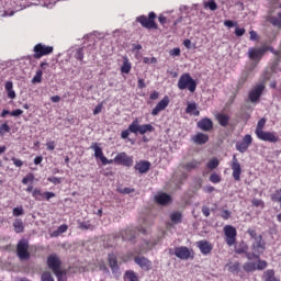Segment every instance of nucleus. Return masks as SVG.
Here are the masks:
<instances>
[{"instance_id": "nucleus-1", "label": "nucleus", "mask_w": 281, "mask_h": 281, "mask_svg": "<svg viewBox=\"0 0 281 281\" xmlns=\"http://www.w3.org/2000/svg\"><path fill=\"white\" fill-rule=\"evenodd\" d=\"M178 89L181 91L189 89L191 93H194L196 91V81L192 79L190 74H183L178 81Z\"/></svg>"}, {"instance_id": "nucleus-2", "label": "nucleus", "mask_w": 281, "mask_h": 281, "mask_svg": "<svg viewBox=\"0 0 281 281\" xmlns=\"http://www.w3.org/2000/svg\"><path fill=\"white\" fill-rule=\"evenodd\" d=\"M16 254L20 260H30V244L27 239H21L16 245Z\"/></svg>"}, {"instance_id": "nucleus-3", "label": "nucleus", "mask_w": 281, "mask_h": 281, "mask_svg": "<svg viewBox=\"0 0 281 281\" xmlns=\"http://www.w3.org/2000/svg\"><path fill=\"white\" fill-rule=\"evenodd\" d=\"M156 16L155 12H150L148 18L146 15H140L137 18V21L143 27H146V30H157V23H155Z\"/></svg>"}, {"instance_id": "nucleus-4", "label": "nucleus", "mask_w": 281, "mask_h": 281, "mask_svg": "<svg viewBox=\"0 0 281 281\" xmlns=\"http://www.w3.org/2000/svg\"><path fill=\"white\" fill-rule=\"evenodd\" d=\"M90 148L94 150L95 159H100L103 166H109L113 164V160H109L108 158L104 157V154L102 153V148L98 145V143H92Z\"/></svg>"}, {"instance_id": "nucleus-5", "label": "nucleus", "mask_w": 281, "mask_h": 281, "mask_svg": "<svg viewBox=\"0 0 281 281\" xmlns=\"http://www.w3.org/2000/svg\"><path fill=\"white\" fill-rule=\"evenodd\" d=\"M54 52V47L52 46H45L43 44H37L34 47V58H43V56H47Z\"/></svg>"}, {"instance_id": "nucleus-6", "label": "nucleus", "mask_w": 281, "mask_h": 281, "mask_svg": "<svg viewBox=\"0 0 281 281\" xmlns=\"http://www.w3.org/2000/svg\"><path fill=\"white\" fill-rule=\"evenodd\" d=\"M224 234L226 236V244L228 247H232L236 243V228L232 225H226L224 227Z\"/></svg>"}, {"instance_id": "nucleus-7", "label": "nucleus", "mask_w": 281, "mask_h": 281, "mask_svg": "<svg viewBox=\"0 0 281 281\" xmlns=\"http://www.w3.org/2000/svg\"><path fill=\"white\" fill-rule=\"evenodd\" d=\"M251 251H256L257 254H260L262 256V254H265L266 249H267V243L265 241V239L261 237H258L256 240L251 241V246H250Z\"/></svg>"}, {"instance_id": "nucleus-8", "label": "nucleus", "mask_w": 281, "mask_h": 281, "mask_svg": "<svg viewBox=\"0 0 281 281\" xmlns=\"http://www.w3.org/2000/svg\"><path fill=\"white\" fill-rule=\"evenodd\" d=\"M112 161L121 166H126V167L133 166V158L126 155V153L124 151L120 153Z\"/></svg>"}, {"instance_id": "nucleus-9", "label": "nucleus", "mask_w": 281, "mask_h": 281, "mask_svg": "<svg viewBox=\"0 0 281 281\" xmlns=\"http://www.w3.org/2000/svg\"><path fill=\"white\" fill-rule=\"evenodd\" d=\"M267 53V48L261 47V48H250L248 50V56L250 58V60H255L256 63H258Z\"/></svg>"}, {"instance_id": "nucleus-10", "label": "nucleus", "mask_w": 281, "mask_h": 281, "mask_svg": "<svg viewBox=\"0 0 281 281\" xmlns=\"http://www.w3.org/2000/svg\"><path fill=\"white\" fill-rule=\"evenodd\" d=\"M134 262H136L143 271H150V269H153V261L148 260L146 257L137 256L134 258Z\"/></svg>"}, {"instance_id": "nucleus-11", "label": "nucleus", "mask_w": 281, "mask_h": 281, "mask_svg": "<svg viewBox=\"0 0 281 281\" xmlns=\"http://www.w3.org/2000/svg\"><path fill=\"white\" fill-rule=\"evenodd\" d=\"M170 104V99L165 97L160 102L156 104V106L151 111V115L157 116L161 111H166V108Z\"/></svg>"}, {"instance_id": "nucleus-12", "label": "nucleus", "mask_w": 281, "mask_h": 281, "mask_svg": "<svg viewBox=\"0 0 281 281\" xmlns=\"http://www.w3.org/2000/svg\"><path fill=\"white\" fill-rule=\"evenodd\" d=\"M265 91V85L260 83L256 88H254L249 93L250 102H258L260 100V95Z\"/></svg>"}, {"instance_id": "nucleus-13", "label": "nucleus", "mask_w": 281, "mask_h": 281, "mask_svg": "<svg viewBox=\"0 0 281 281\" xmlns=\"http://www.w3.org/2000/svg\"><path fill=\"white\" fill-rule=\"evenodd\" d=\"M175 256L180 260H188L191 256L190 248L180 246L175 248Z\"/></svg>"}, {"instance_id": "nucleus-14", "label": "nucleus", "mask_w": 281, "mask_h": 281, "mask_svg": "<svg viewBox=\"0 0 281 281\" xmlns=\"http://www.w3.org/2000/svg\"><path fill=\"white\" fill-rule=\"evenodd\" d=\"M232 170L235 181H240V173L243 172V169L240 168V162H238L236 155L233 156Z\"/></svg>"}, {"instance_id": "nucleus-15", "label": "nucleus", "mask_w": 281, "mask_h": 281, "mask_svg": "<svg viewBox=\"0 0 281 281\" xmlns=\"http://www.w3.org/2000/svg\"><path fill=\"white\" fill-rule=\"evenodd\" d=\"M258 139H261L262 142H270L271 144H276V142H278V137H276V135H273V133L271 132H258L257 134Z\"/></svg>"}, {"instance_id": "nucleus-16", "label": "nucleus", "mask_w": 281, "mask_h": 281, "mask_svg": "<svg viewBox=\"0 0 281 281\" xmlns=\"http://www.w3.org/2000/svg\"><path fill=\"white\" fill-rule=\"evenodd\" d=\"M47 265L49 269H52V271L54 272L60 269V265H63V262H60V258H58L56 255H50L47 258Z\"/></svg>"}, {"instance_id": "nucleus-17", "label": "nucleus", "mask_w": 281, "mask_h": 281, "mask_svg": "<svg viewBox=\"0 0 281 281\" xmlns=\"http://www.w3.org/2000/svg\"><path fill=\"white\" fill-rule=\"evenodd\" d=\"M198 247L201 254H203L204 256H207V254H212L213 246L207 240L198 241Z\"/></svg>"}, {"instance_id": "nucleus-18", "label": "nucleus", "mask_w": 281, "mask_h": 281, "mask_svg": "<svg viewBox=\"0 0 281 281\" xmlns=\"http://www.w3.org/2000/svg\"><path fill=\"white\" fill-rule=\"evenodd\" d=\"M155 201L159 205H168L172 201V198L167 193H160L155 196Z\"/></svg>"}, {"instance_id": "nucleus-19", "label": "nucleus", "mask_w": 281, "mask_h": 281, "mask_svg": "<svg viewBox=\"0 0 281 281\" xmlns=\"http://www.w3.org/2000/svg\"><path fill=\"white\" fill-rule=\"evenodd\" d=\"M198 126L201 128V131H212L214 127V123H212V120L210 119H202L198 122Z\"/></svg>"}, {"instance_id": "nucleus-20", "label": "nucleus", "mask_w": 281, "mask_h": 281, "mask_svg": "<svg viewBox=\"0 0 281 281\" xmlns=\"http://www.w3.org/2000/svg\"><path fill=\"white\" fill-rule=\"evenodd\" d=\"M194 144H198L199 146H203V144H207L210 142V136L207 134L198 133L195 136H193Z\"/></svg>"}, {"instance_id": "nucleus-21", "label": "nucleus", "mask_w": 281, "mask_h": 281, "mask_svg": "<svg viewBox=\"0 0 281 281\" xmlns=\"http://www.w3.org/2000/svg\"><path fill=\"white\" fill-rule=\"evenodd\" d=\"M135 170H138V172H139L140 175H146V172H147L148 170H150V162H148V161H146V160L140 161V162H137V164L135 165Z\"/></svg>"}, {"instance_id": "nucleus-22", "label": "nucleus", "mask_w": 281, "mask_h": 281, "mask_svg": "<svg viewBox=\"0 0 281 281\" xmlns=\"http://www.w3.org/2000/svg\"><path fill=\"white\" fill-rule=\"evenodd\" d=\"M123 240H135V236H137V232L135 229L127 228L121 233Z\"/></svg>"}, {"instance_id": "nucleus-23", "label": "nucleus", "mask_w": 281, "mask_h": 281, "mask_svg": "<svg viewBox=\"0 0 281 281\" xmlns=\"http://www.w3.org/2000/svg\"><path fill=\"white\" fill-rule=\"evenodd\" d=\"M278 61H274L270 68L266 69L263 74L265 80H269L270 78H272L273 74H276L278 70Z\"/></svg>"}, {"instance_id": "nucleus-24", "label": "nucleus", "mask_w": 281, "mask_h": 281, "mask_svg": "<svg viewBox=\"0 0 281 281\" xmlns=\"http://www.w3.org/2000/svg\"><path fill=\"white\" fill-rule=\"evenodd\" d=\"M13 227H14V232L16 234H23V232L25 229V225H23V220L15 218V221L13 222Z\"/></svg>"}, {"instance_id": "nucleus-25", "label": "nucleus", "mask_w": 281, "mask_h": 281, "mask_svg": "<svg viewBox=\"0 0 281 281\" xmlns=\"http://www.w3.org/2000/svg\"><path fill=\"white\" fill-rule=\"evenodd\" d=\"M132 65L128 61V57H123V65L121 67V74H131Z\"/></svg>"}, {"instance_id": "nucleus-26", "label": "nucleus", "mask_w": 281, "mask_h": 281, "mask_svg": "<svg viewBox=\"0 0 281 281\" xmlns=\"http://www.w3.org/2000/svg\"><path fill=\"white\" fill-rule=\"evenodd\" d=\"M153 131H155V127L150 124L139 125V128H138V133L140 135H146V133H153Z\"/></svg>"}, {"instance_id": "nucleus-27", "label": "nucleus", "mask_w": 281, "mask_h": 281, "mask_svg": "<svg viewBox=\"0 0 281 281\" xmlns=\"http://www.w3.org/2000/svg\"><path fill=\"white\" fill-rule=\"evenodd\" d=\"M246 251H249V246L245 241L239 243V245L235 247V254L240 255L246 254Z\"/></svg>"}, {"instance_id": "nucleus-28", "label": "nucleus", "mask_w": 281, "mask_h": 281, "mask_svg": "<svg viewBox=\"0 0 281 281\" xmlns=\"http://www.w3.org/2000/svg\"><path fill=\"white\" fill-rule=\"evenodd\" d=\"M202 161L201 160H191L190 162H187L184 165L186 170H196L199 166H201Z\"/></svg>"}, {"instance_id": "nucleus-29", "label": "nucleus", "mask_w": 281, "mask_h": 281, "mask_svg": "<svg viewBox=\"0 0 281 281\" xmlns=\"http://www.w3.org/2000/svg\"><path fill=\"white\" fill-rule=\"evenodd\" d=\"M216 120L221 126H227L229 124V116L226 114H217Z\"/></svg>"}, {"instance_id": "nucleus-30", "label": "nucleus", "mask_w": 281, "mask_h": 281, "mask_svg": "<svg viewBox=\"0 0 281 281\" xmlns=\"http://www.w3.org/2000/svg\"><path fill=\"white\" fill-rule=\"evenodd\" d=\"M186 113H190L191 115H199L200 112L196 110V103H188Z\"/></svg>"}, {"instance_id": "nucleus-31", "label": "nucleus", "mask_w": 281, "mask_h": 281, "mask_svg": "<svg viewBox=\"0 0 281 281\" xmlns=\"http://www.w3.org/2000/svg\"><path fill=\"white\" fill-rule=\"evenodd\" d=\"M109 266L112 270V273H116V271L120 269L117 266V259H115V257H109Z\"/></svg>"}, {"instance_id": "nucleus-32", "label": "nucleus", "mask_w": 281, "mask_h": 281, "mask_svg": "<svg viewBox=\"0 0 281 281\" xmlns=\"http://www.w3.org/2000/svg\"><path fill=\"white\" fill-rule=\"evenodd\" d=\"M246 258H248V260H259L260 256H262L260 252H257L256 250H252V252H248V250L246 252H244Z\"/></svg>"}, {"instance_id": "nucleus-33", "label": "nucleus", "mask_w": 281, "mask_h": 281, "mask_svg": "<svg viewBox=\"0 0 281 281\" xmlns=\"http://www.w3.org/2000/svg\"><path fill=\"white\" fill-rule=\"evenodd\" d=\"M278 16L279 18H277V16L270 18V23L274 27H279V30H281V13H278Z\"/></svg>"}, {"instance_id": "nucleus-34", "label": "nucleus", "mask_w": 281, "mask_h": 281, "mask_svg": "<svg viewBox=\"0 0 281 281\" xmlns=\"http://www.w3.org/2000/svg\"><path fill=\"white\" fill-rule=\"evenodd\" d=\"M128 131L130 133H139V122L137 120L133 121V123L128 126Z\"/></svg>"}, {"instance_id": "nucleus-35", "label": "nucleus", "mask_w": 281, "mask_h": 281, "mask_svg": "<svg viewBox=\"0 0 281 281\" xmlns=\"http://www.w3.org/2000/svg\"><path fill=\"white\" fill-rule=\"evenodd\" d=\"M58 281H65V277L67 276V270H56L53 272Z\"/></svg>"}, {"instance_id": "nucleus-36", "label": "nucleus", "mask_w": 281, "mask_h": 281, "mask_svg": "<svg viewBox=\"0 0 281 281\" xmlns=\"http://www.w3.org/2000/svg\"><path fill=\"white\" fill-rule=\"evenodd\" d=\"M266 281H280V279L276 278V271L268 270L266 272Z\"/></svg>"}, {"instance_id": "nucleus-37", "label": "nucleus", "mask_w": 281, "mask_h": 281, "mask_svg": "<svg viewBox=\"0 0 281 281\" xmlns=\"http://www.w3.org/2000/svg\"><path fill=\"white\" fill-rule=\"evenodd\" d=\"M204 8H210L212 12H215V10H218V4H216V1L209 0L207 2H204Z\"/></svg>"}, {"instance_id": "nucleus-38", "label": "nucleus", "mask_w": 281, "mask_h": 281, "mask_svg": "<svg viewBox=\"0 0 281 281\" xmlns=\"http://www.w3.org/2000/svg\"><path fill=\"white\" fill-rule=\"evenodd\" d=\"M170 220L172 223H175L176 225L181 223V213L180 212H173L171 215H170Z\"/></svg>"}, {"instance_id": "nucleus-39", "label": "nucleus", "mask_w": 281, "mask_h": 281, "mask_svg": "<svg viewBox=\"0 0 281 281\" xmlns=\"http://www.w3.org/2000/svg\"><path fill=\"white\" fill-rule=\"evenodd\" d=\"M247 234L250 236L251 243H254V240H256L257 238H262V235H258V233L254 228H249L247 231Z\"/></svg>"}, {"instance_id": "nucleus-40", "label": "nucleus", "mask_w": 281, "mask_h": 281, "mask_svg": "<svg viewBox=\"0 0 281 281\" xmlns=\"http://www.w3.org/2000/svg\"><path fill=\"white\" fill-rule=\"evenodd\" d=\"M265 49H267V52H271L272 54H274V56H277V59L274 63H280V58H281V50H276L273 49V47L271 46H268V47H265Z\"/></svg>"}, {"instance_id": "nucleus-41", "label": "nucleus", "mask_w": 281, "mask_h": 281, "mask_svg": "<svg viewBox=\"0 0 281 281\" xmlns=\"http://www.w3.org/2000/svg\"><path fill=\"white\" fill-rule=\"evenodd\" d=\"M42 80H43V70H37L36 75L32 79V83L36 85L38 82H42Z\"/></svg>"}, {"instance_id": "nucleus-42", "label": "nucleus", "mask_w": 281, "mask_h": 281, "mask_svg": "<svg viewBox=\"0 0 281 281\" xmlns=\"http://www.w3.org/2000/svg\"><path fill=\"white\" fill-rule=\"evenodd\" d=\"M125 276H126L127 280H130V281H139V279L137 278V274H135V271H133V270H127L125 272Z\"/></svg>"}, {"instance_id": "nucleus-43", "label": "nucleus", "mask_w": 281, "mask_h": 281, "mask_svg": "<svg viewBox=\"0 0 281 281\" xmlns=\"http://www.w3.org/2000/svg\"><path fill=\"white\" fill-rule=\"evenodd\" d=\"M243 268H244V271H247L249 273L251 271H256V263L246 262V263H244Z\"/></svg>"}, {"instance_id": "nucleus-44", "label": "nucleus", "mask_w": 281, "mask_h": 281, "mask_svg": "<svg viewBox=\"0 0 281 281\" xmlns=\"http://www.w3.org/2000/svg\"><path fill=\"white\" fill-rule=\"evenodd\" d=\"M247 148H249V145L241 142V143H237L236 144V149L239 151V153H246L247 151Z\"/></svg>"}, {"instance_id": "nucleus-45", "label": "nucleus", "mask_w": 281, "mask_h": 281, "mask_svg": "<svg viewBox=\"0 0 281 281\" xmlns=\"http://www.w3.org/2000/svg\"><path fill=\"white\" fill-rule=\"evenodd\" d=\"M218 159L217 158H213L207 162V168H210V170H214L216 168H218Z\"/></svg>"}, {"instance_id": "nucleus-46", "label": "nucleus", "mask_w": 281, "mask_h": 281, "mask_svg": "<svg viewBox=\"0 0 281 281\" xmlns=\"http://www.w3.org/2000/svg\"><path fill=\"white\" fill-rule=\"evenodd\" d=\"M265 124H267V120L266 119L259 120V122L257 124V127H256V134L262 132V130L265 128Z\"/></svg>"}, {"instance_id": "nucleus-47", "label": "nucleus", "mask_w": 281, "mask_h": 281, "mask_svg": "<svg viewBox=\"0 0 281 281\" xmlns=\"http://www.w3.org/2000/svg\"><path fill=\"white\" fill-rule=\"evenodd\" d=\"M228 271H231V273H238V271H240V263L235 262L228 266Z\"/></svg>"}, {"instance_id": "nucleus-48", "label": "nucleus", "mask_w": 281, "mask_h": 281, "mask_svg": "<svg viewBox=\"0 0 281 281\" xmlns=\"http://www.w3.org/2000/svg\"><path fill=\"white\" fill-rule=\"evenodd\" d=\"M23 214H25L23 206L13 209V216H23Z\"/></svg>"}, {"instance_id": "nucleus-49", "label": "nucleus", "mask_w": 281, "mask_h": 281, "mask_svg": "<svg viewBox=\"0 0 281 281\" xmlns=\"http://www.w3.org/2000/svg\"><path fill=\"white\" fill-rule=\"evenodd\" d=\"M5 133H10V125L8 123L0 126V135H5Z\"/></svg>"}, {"instance_id": "nucleus-50", "label": "nucleus", "mask_w": 281, "mask_h": 281, "mask_svg": "<svg viewBox=\"0 0 281 281\" xmlns=\"http://www.w3.org/2000/svg\"><path fill=\"white\" fill-rule=\"evenodd\" d=\"M256 269H258V271H262V270L267 269V261L258 260Z\"/></svg>"}, {"instance_id": "nucleus-51", "label": "nucleus", "mask_w": 281, "mask_h": 281, "mask_svg": "<svg viewBox=\"0 0 281 281\" xmlns=\"http://www.w3.org/2000/svg\"><path fill=\"white\" fill-rule=\"evenodd\" d=\"M42 281H54V277H52V272L42 273Z\"/></svg>"}, {"instance_id": "nucleus-52", "label": "nucleus", "mask_w": 281, "mask_h": 281, "mask_svg": "<svg viewBox=\"0 0 281 281\" xmlns=\"http://www.w3.org/2000/svg\"><path fill=\"white\" fill-rule=\"evenodd\" d=\"M210 181H212V183H221V176L217 173H212L210 176Z\"/></svg>"}, {"instance_id": "nucleus-53", "label": "nucleus", "mask_w": 281, "mask_h": 281, "mask_svg": "<svg viewBox=\"0 0 281 281\" xmlns=\"http://www.w3.org/2000/svg\"><path fill=\"white\" fill-rule=\"evenodd\" d=\"M145 245L146 247L145 248L143 247L140 249L142 254H147L148 251H150V249H153V244L150 241H146Z\"/></svg>"}, {"instance_id": "nucleus-54", "label": "nucleus", "mask_w": 281, "mask_h": 281, "mask_svg": "<svg viewBox=\"0 0 281 281\" xmlns=\"http://www.w3.org/2000/svg\"><path fill=\"white\" fill-rule=\"evenodd\" d=\"M221 216H222V218H224V221H227V220H229V216H232V211L223 210Z\"/></svg>"}, {"instance_id": "nucleus-55", "label": "nucleus", "mask_w": 281, "mask_h": 281, "mask_svg": "<svg viewBox=\"0 0 281 281\" xmlns=\"http://www.w3.org/2000/svg\"><path fill=\"white\" fill-rule=\"evenodd\" d=\"M75 56L77 60H82L85 58V53L82 52V48H78Z\"/></svg>"}, {"instance_id": "nucleus-56", "label": "nucleus", "mask_w": 281, "mask_h": 281, "mask_svg": "<svg viewBox=\"0 0 281 281\" xmlns=\"http://www.w3.org/2000/svg\"><path fill=\"white\" fill-rule=\"evenodd\" d=\"M47 181H49L50 183H54V186H58V184L61 183L60 178H56V177H49V178L47 179Z\"/></svg>"}, {"instance_id": "nucleus-57", "label": "nucleus", "mask_w": 281, "mask_h": 281, "mask_svg": "<svg viewBox=\"0 0 281 281\" xmlns=\"http://www.w3.org/2000/svg\"><path fill=\"white\" fill-rule=\"evenodd\" d=\"M143 63H145V65H154L155 63H157V58H155V57H153V58L145 57L143 59Z\"/></svg>"}, {"instance_id": "nucleus-58", "label": "nucleus", "mask_w": 281, "mask_h": 281, "mask_svg": "<svg viewBox=\"0 0 281 281\" xmlns=\"http://www.w3.org/2000/svg\"><path fill=\"white\" fill-rule=\"evenodd\" d=\"M243 142L246 143L248 146H251V142H252L251 135L249 134L245 135Z\"/></svg>"}, {"instance_id": "nucleus-59", "label": "nucleus", "mask_w": 281, "mask_h": 281, "mask_svg": "<svg viewBox=\"0 0 281 281\" xmlns=\"http://www.w3.org/2000/svg\"><path fill=\"white\" fill-rule=\"evenodd\" d=\"M10 115H12L13 117H19V115H23V110L21 109L14 110L10 113Z\"/></svg>"}, {"instance_id": "nucleus-60", "label": "nucleus", "mask_w": 281, "mask_h": 281, "mask_svg": "<svg viewBox=\"0 0 281 281\" xmlns=\"http://www.w3.org/2000/svg\"><path fill=\"white\" fill-rule=\"evenodd\" d=\"M12 161L14 164V166H16V168H21V166H23V161L19 158H12Z\"/></svg>"}, {"instance_id": "nucleus-61", "label": "nucleus", "mask_w": 281, "mask_h": 281, "mask_svg": "<svg viewBox=\"0 0 281 281\" xmlns=\"http://www.w3.org/2000/svg\"><path fill=\"white\" fill-rule=\"evenodd\" d=\"M170 56H181V48H173L170 50Z\"/></svg>"}, {"instance_id": "nucleus-62", "label": "nucleus", "mask_w": 281, "mask_h": 281, "mask_svg": "<svg viewBox=\"0 0 281 281\" xmlns=\"http://www.w3.org/2000/svg\"><path fill=\"white\" fill-rule=\"evenodd\" d=\"M132 192H135V189L124 188V189L121 190V194H132Z\"/></svg>"}, {"instance_id": "nucleus-63", "label": "nucleus", "mask_w": 281, "mask_h": 281, "mask_svg": "<svg viewBox=\"0 0 281 281\" xmlns=\"http://www.w3.org/2000/svg\"><path fill=\"white\" fill-rule=\"evenodd\" d=\"M252 205H254L255 207H260V205H265V202H262V200H256V199H254V200H252Z\"/></svg>"}, {"instance_id": "nucleus-64", "label": "nucleus", "mask_w": 281, "mask_h": 281, "mask_svg": "<svg viewBox=\"0 0 281 281\" xmlns=\"http://www.w3.org/2000/svg\"><path fill=\"white\" fill-rule=\"evenodd\" d=\"M235 34L236 36H243L245 34V29L236 27Z\"/></svg>"}]
</instances>
